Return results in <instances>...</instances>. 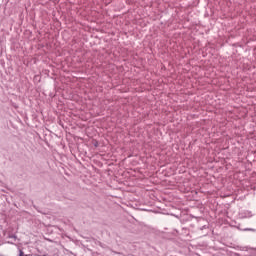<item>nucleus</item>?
<instances>
[{"mask_svg": "<svg viewBox=\"0 0 256 256\" xmlns=\"http://www.w3.org/2000/svg\"><path fill=\"white\" fill-rule=\"evenodd\" d=\"M20 256H27V255H25V253L23 252V250H20Z\"/></svg>", "mask_w": 256, "mask_h": 256, "instance_id": "1", "label": "nucleus"}]
</instances>
